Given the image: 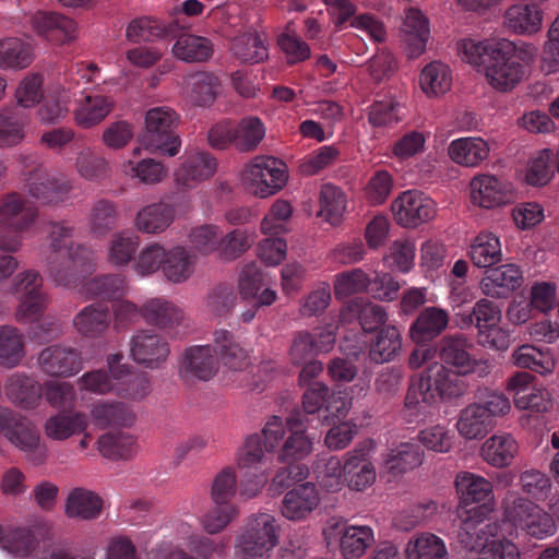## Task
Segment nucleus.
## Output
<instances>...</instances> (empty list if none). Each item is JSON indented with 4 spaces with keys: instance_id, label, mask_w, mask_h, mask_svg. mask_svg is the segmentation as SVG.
Returning a JSON list of instances; mask_svg holds the SVG:
<instances>
[{
    "instance_id": "obj_1",
    "label": "nucleus",
    "mask_w": 559,
    "mask_h": 559,
    "mask_svg": "<svg viewBox=\"0 0 559 559\" xmlns=\"http://www.w3.org/2000/svg\"><path fill=\"white\" fill-rule=\"evenodd\" d=\"M466 390L464 380L437 361L430 364L418 378H412L404 400L411 415L425 414L439 399L462 395Z\"/></svg>"
},
{
    "instance_id": "obj_2",
    "label": "nucleus",
    "mask_w": 559,
    "mask_h": 559,
    "mask_svg": "<svg viewBox=\"0 0 559 559\" xmlns=\"http://www.w3.org/2000/svg\"><path fill=\"white\" fill-rule=\"evenodd\" d=\"M455 487L460 497V531L477 528L478 525L485 524L495 507L491 483L483 476L464 472L456 476Z\"/></svg>"
},
{
    "instance_id": "obj_3",
    "label": "nucleus",
    "mask_w": 559,
    "mask_h": 559,
    "mask_svg": "<svg viewBox=\"0 0 559 559\" xmlns=\"http://www.w3.org/2000/svg\"><path fill=\"white\" fill-rule=\"evenodd\" d=\"M286 426L290 435L278 452L277 459L288 465L278 469L272 480V486L277 487H287L290 481L307 477L305 467L294 463L305 459L312 450V441L305 435L307 425L302 412L295 411L292 413L286 419Z\"/></svg>"
},
{
    "instance_id": "obj_4",
    "label": "nucleus",
    "mask_w": 559,
    "mask_h": 559,
    "mask_svg": "<svg viewBox=\"0 0 559 559\" xmlns=\"http://www.w3.org/2000/svg\"><path fill=\"white\" fill-rule=\"evenodd\" d=\"M500 523L489 521L477 528L460 531L457 539L463 548L477 552L478 559H520L518 547L507 538H500Z\"/></svg>"
},
{
    "instance_id": "obj_5",
    "label": "nucleus",
    "mask_w": 559,
    "mask_h": 559,
    "mask_svg": "<svg viewBox=\"0 0 559 559\" xmlns=\"http://www.w3.org/2000/svg\"><path fill=\"white\" fill-rule=\"evenodd\" d=\"M179 121L177 112L169 107H154L145 115L146 131L142 144L152 152L175 156L181 147V140L176 132Z\"/></svg>"
},
{
    "instance_id": "obj_6",
    "label": "nucleus",
    "mask_w": 559,
    "mask_h": 559,
    "mask_svg": "<svg viewBox=\"0 0 559 559\" xmlns=\"http://www.w3.org/2000/svg\"><path fill=\"white\" fill-rule=\"evenodd\" d=\"M47 274L57 286L74 287L93 270V252L84 245L64 252L48 253Z\"/></svg>"
},
{
    "instance_id": "obj_7",
    "label": "nucleus",
    "mask_w": 559,
    "mask_h": 559,
    "mask_svg": "<svg viewBox=\"0 0 559 559\" xmlns=\"http://www.w3.org/2000/svg\"><path fill=\"white\" fill-rule=\"evenodd\" d=\"M515 43L497 40L485 68L486 79L491 87L500 92L512 91L525 76V66L514 58Z\"/></svg>"
},
{
    "instance_id": "obj_8",
    "label": "nucleus",
    "mask_w": 559,
    "mask_h": 559,
    "mask_svg": "<svg viewBox=\"0 0 559 559\" xmlns=\"http://www.w3.org/2000/svg\"><path fill=\"white\" fill-rule=\"evenodd\" d=\"M241 178L247 188L260 198L278 192L287 182V167L273 156H255L245 167Z\"/></svg>"
},
{
    "instance_id": "obj_9",
    "label": "nucleus",
    "mask_w": 559,
    "mask_h": 559,
    "mask_svg": "<svg viewBox=\"0 0 559 559\" xmlns=\"http://www.w3.org/2000/svg\"><path fill=\"white\" fill-rule=\"evenodd\" d=\"M504 520L536 539H544L556 533L552 516L524 497L514 498L506 503Z\"/></svg>"
},
{
    "instance_id": "obj_10",
    "label": "nucleus",
    "mask_w": 559,
    "mask_h": 559,
    "mask_svg": "<svg viewBox=\"0 0 559 559\" xmlns=\"http://www.w3.org/2000/svg\"><path fill=\"white\" fill-rule=\"evenodd\" d=\"M0 433L24 451L34 464H41L45 461L47 449L39 443L38 431L21 415L2 406H0Z\"/></svg>"
},
{
    "instance_id": "obj_11",
    "label": "nucleus",
    "mask_w": 559,
    "mask_h": 559,
    "mask_svg": "<svg viewBox=\"0 0 559 559\" xmlns=\"http://www.w3.org/2000/svg\"><path fill=\"white\" fill-rule=\"evenodd\" d=\"M473 344L461 333L443 336L437 346L441 362L452 373L463 380V376L475 372L479 369V376L488 373L487 362L477 361L471 354Z\"/></svg>"
},
{
    "instance_id": "obj_12",
    "label": "nucleus",
    "mask_w": 559,
    "mask_h": 559,
    "mask_svg": "<svg viewBox=\"0 0 559 559\" xmlns=\"http://www.w3.org/2000/svg\"><path fill=\"white\" fill-rule=\"evenodd\" d=\"M274 516L261 513L250 520L237 543L241 559H263L278 542Z\"/></svg>"
},
{
    "instance_id": "obj_13",
    "label": "nucleus",
    "mask_w": 559,
    "mask_h": 559,
    "mask_svg": "<svg viewBox=\"0 0 559 559\" xmlns=\"http://www.w3.org/2000/svg\"><path fill=\"white\" fill-rule=\"evenodd\" d=\"M13 293L19 295L16 316L22 321H35L44 312L47 295L43 290V278L38 272L27 270L19 273L13 281Z\"/></svg>"
},
{
    "instance_id": "obj_14",
    "label": "nucleus",
    "mask_w": 559,
    "mask_h": 559,
    "mask_svg": "<svg viewBox=\"0 0 559 559\" xmlns=\"http://www.w3.org/2000/svg\"><path fill=\"white\" fill-rule=\"evenodd\" d=\"M391 207L395 222L407 228L417 227L436 214L435 201L418 190L402 192Z\"/></svg>"
},
{
    "instance_id": "obj_15",
    "label": "nucleus",
    "mask_w": 559,
    "mask_h": 559,
    "mask_svg": "<svg viewBox=\"0 0 559 559\" xmlns=\"http://www.w3.org/2000/svg\"><path fill=\"white\" fill-rule=\"evenodd\" d=\"M169 354L170 346L167 340L152 330H140L130 340L132 359L146 368H160Z\"/></svg>"
},
{
    "instance_id": "obj_16",
    "label": "nucleus",
    "mask_w": 559,
    "mask_h": 559,
    "mask_svg": "<svg viewBox=\"0 0 559 559\" xmlns=\"http://www.w3.org/2000/svg\"><path fill=\"white\" fill-rule=\"evenodd\" d=\"M38 365L48 376L71 377L83 368L82 353L71 346L50 345L39 353Z\"/></svg>"
},
{
    "instance_id": "obj_17",
    "label": "nucleus",
    "mask_w": 559,
    "mask_h": 559,
    "mask_svg": "<svg viewBox=\"0 0 559 559\" xmlns=\"http://www.w3.org/2000/svg\"><path fill=\"white\" fill-rule=\"evenodd\" d=\"M217 357L211 345H194L185 349L179 362V377L185 381L193 379L209 381L217 372Z\"/></svg>"
},
{
    "instance_id": "obj_18",
    "label": "nucleus",
    "mask_w": 559,
    "mask_h": 559,
    "mask_svg": "<svg viewBox=\"0 0 559 559\" xmlns=\"http://www.w3.org/2000/svg\"><path fill=\"white\" fill-rule=\"evenodd\" d=\"M320 493L311 483H305L288 490L281 503L282 515L293 522L307 520L320 503Z\"/></svg>"
},
{
    "instance_id": "obj_19",
    "label": "nucleus",
    "mask_w": 559,
    "mask_h": 559,
    "mask_svg": "<svg viewBox=\"0 0 559 559\" xmlns=\"http://www.w3.org/2000/svg\"><path fill=\"white\" fill-rule=\"evenodd\" d=\"M37 216V209L20 193L11 192L0 198V225L26 231L33 226Z\"/></svg>"
},
{
    "instance_id": "obj_20",
    "label": "nucleus",
    "mask_w": 559,
    "mask_h": 559,
    "mask_svg": "<svg viewBox=\"0 0 559 559\" xmlns=\"http://www.w3.org/2000/svg\"><path fill=\"white\" fill-rule=\"evenodd\" d=\"M302 407L305 416L318 413L324 420L331 415L341 417L346 413V402L341 396L330 394L329 388L321 382H314L306 390Z\"/></svg>"
},
{
    "instance_id": "obj_21",
    "label": "nucleus",
    "mask_w": 559,
    "mask_h": 559,
    "mask_svg": "<svg viewBox=\"0 0 559 559\" xmlns=\"http://www.w3.org/2000/svg\"><path fill=\"white\" fill-rule=\"evenodd\" d=\"M523 276L515 264H503L486 271L479 283L481 293L491 298H508L521 287Z\"/></svg>"
},
{
    "instance_id": "obj_22",
    "label": "nucleus",
    "mask_w": 559,
    "mask_h": 559,
    "mask_svg": "<svg viewBox=\"0 0 559 559\" xmlns=\"http://www.w3.org/2000/svg\"><path fill=\"white\" fill-rule=\"evenodd\" d=\"M32 24L38 35L51 43L63 45L76 38L75 21L59 13H37L33 16Z\"/></svg>"
},
{
    "instance_id": "obj_23",
    "label": "nucleus",
    "mask_w": 559,
    "mask_h": 559,
    "mask_svg": "<svg viewBox=\"0 0 559 559\" xmlns=\"http://www.w3.org/2000/svg\"><path fill=\"white\" fill-rule=\"evenodd\" d=\"M26 187L29 195L41 204L61 203L72 190L70 181L50 177L40 169L31 173Z\"/></svg>"
},
{
    "instance_id": "obj_24",
    "label": "nucleus",
    "mask_w": 559,
    "mask_h": 559,
    "mask_svg": "<svg viewBox=\"0 0 559 559\" xmlns=\"http://www.w3.org/2000/svg\"><path fill=\"white\" fill-rule=\"evenodd\" d=\"M376 468L368 459L365 447L355 448L346 454L344 463V479L350 489L362 491L376 480Z\"/></svg>"
},
{
    "instance_id": "obj_25",
    "label": "nucleus",
    "mask_w": 559,
    "mask_h": 559,
    "mask_svg": "<svg viewBox=\"0 0 559 559\" xmlns=\"http://www.w3.org/2000/svg\"><path fill=\"white\" fill-rule=\"evenodd\" d=\"M509 186L492 175H479L471 181L472 202L485 209L509 202Z\"/></svg>"
},
{
    "instance_id": "obj_26",
    "label": "nucleus",
    "mask_w": 559,
    "mask_h": 559,
    "mask_svg": "<svg viewBox=\"0 0 559 559\" xmlns=\"http://www.w3.org/2000/svg\"><path fill=\"white\" fill-rule=\"evenodd\" d=\"M114 102L102 94L83 93L75 100L73 117L75 123L90 129L100 123L112 110Z\"/></svg>"
},
{
    "instance_id": "obj_27",
    "label": "nucleus",
    "mask_w": 559,
    "mask_h": 559,
    "mask_svg": "<svg viewBox=\"0 0 559 559\" xmlns=\"http://www.w3.org/2000/svg\"><path fill=\"white\" fill-rule=\"evenodd\" d=\"M501 319L502 313L499 306L486 298L476 301L472 310H460L454 313V322L460 330L475 328L477 333L500 323Z\"/></svg>"
},
{
    "instance_id": "obj_28",
    "label": "nucleus",
    "mask_w": 559,
    "mask_h": 559,
    "mask_svg": "<svg viewBox=\"0 0 559 559\" xmlns=\"http://www.w3.org/2000/svg\"><path fill=\"white\" fill-rule=\"evenodd\" d=\"M110 323L111 311L104 302L87 305L73 318V326L78 333L90 338L103 336Z\"/></svg>"
},
{
    "instance_id": "obj_29",
    "label": "nucleus",
    "mask_w": 559,
    "mask_h": 559,
    "mask_svg": "<svg viewBox=\"0 0 559 559\" xmlns=\"http://www.w3.org/2000/svg\"><path fill=\"white\" fill-rule=\"evenodd\" d=\"M216 167V159L209 153L189 154L175 173L176 182L185 188H192L199 181L212 177Z\"/></svg>"
},
{
    "instance_id": "obj_30",
    "label": "nucleus",
    "mask_w": 559,
    "mask_h": 559,
    "mask_svg": "<svg viewBox=\"0 0 559 559\" xmlns=\"http://www.w3.org/2000/svg\"><path fill=\"white\" fill-rule=\"evenodd\" d=\"M531 380L532 376L527 372H519L511 379L510 383L515 390V406L535 413L547 412L551 407L548 391L528 386Z\"/></svg>"
},
{
    "instance_id": "obj_31",
    "label": "nucleus",
    "mask_w": 559,
    "mask_h": 559,
    "mask_svg": "<svg viewBox=\"0 0 559 559\" xmlns=\"http://www.w3.org/2000/svg\"><path fill=\"white\" fill-rule=\"evenodd\" d=\"M449 324L448 312L439 307L425 308L412 323L409 334L417 344L429 343L438 337Z\"/></svg>"
},
{
    "instance_id": "obj_32",
    "label": "nucleus",
    "mask_w": 559,
    "mask_h": 559,
    "mask_svg": "<svg viewBox=\"0 0 559 559\" xmlns=\"http://www.w3.org/2000/svg\"><path fill=\"white\" fill-rule=\"evenodd\" d=\"M170 38L176 39L171 48L174 56L185 62H205L213 55V44L209 38L185 33L180 25L178 34Z\"/></svg>"
},
{
    "instance_id": "obj_33",
    "label": "nucleus",
    "mask_w": 559,
    "mask_h": 559,
    "mask_svg": "<svg viewBox=\"0 0 559 559\" xmlns=\"http://www.w3.org/2000/svg\"><path fill=\"white\" fill-rule=\"evenodd\" d=\"M178 31L179 23L177 21L165 24L159 20L142 16L129 23L126 36L132 43L153 41L158 38L175 37Z\"/></svg>"
},
{
    "instance_id": "obj_34",
    "label": "nucleus",
    "mask_w": 559,
    "mask_h": 559,
    "mask_svg": "<svg viewBox=\"0 0 559 559\" xmlns=\"http://www.w3.org/2000/svg\"><path fill=\"white\" fill-rule=\"evenodd\" d=\"M403 32L408 57H419L426 49L430 34L428 20L420 10L412 8L406 11Z\"/></svg>"
},
{
    "instance_id": "obj_35",
    "label": "nucleus",
    "mask_w": 559,
    "mask_h": 559,
    "mask_svg": "<svg viewBox=\"0 0 559 559\" xmlns=\"http://www.w3.org/2000/svg\"><path fill=\"white\" fill-rule=\"evenodd\" d=\"M452 162L464 167H476L489 155V146L485 140L466 136L453 140L448 148Z\"/></svg>"
},
{
    "instance_id": "obj_36",
    "label": "nucleus",
    "mask_w": 559,
    "mask_h": 559,
    "mask_svg": "<svg viewBox=\"0 0 559 559\" xmlns=\"http://www.w3.org/2000/svg\"><path fill=\"white\" fill-rule=\"evenodd\" d=\"M214 355L227 368L238 371L248 366V354L235 340L231 332L221 329L214 332Z\"/></svg>"
},
{
    "instance_id": "obj_37",
    "label": "nucleus",
    "mask_w": 559,
    "mask_h": 559,
    "mask_svg": "<svg viewBox=\"0 0 559 559\" xmlns=\"http://www.w3.org/2000/svg\"><path fill=\"white\" fill-rule=\"evenodd\" d=\"M340 549L345 559H357L374 543L373 530L368 525H343L338 528Z\"/></svg>"
},
{
    "instance_id": "obj_38",
    "label": "nucleus",
    "mask_w": 559,
    "mask_h": 559,
    "mask_svg": "<svg viewBox=\"0 0 559 559\" xmlns=\"http://www.w3.org/2000/svg\"><path fill=\"white\" fill-rule=\"evenodd\" d=\"M5 393L12 403L28 409L37 406L43 396V389L35 379L14 373L7 381Z\"/></svg>"
},
{
    "instance_id": "obj_39",
    "label": "nucleus",
    "mask_w": 559,
    "mask_h": 559,
    "mask_svg": "<svg viewBox=\"0 0 559 559\" xmlns=\"http://www.w3.org/2000/svg\"><path fill=\"white\" fill-rule=\"evenodd\" d=\"M197 257L182 246L166 250L163 274L174 284L187 282L194 272Z\"/></svg>"
},
{
    "instance_id": "obj_40",
    "label": "nucleus",
    "mask_w": 559,
    "mask_h": 559,
    "mask_svg": "<svg viewBox=\"0 0 559 559\" xmlns=\"http://www.w3.org/2000/svg\"><path fill=\"white\" fill-rule=\"evenodd\" d=\"M175 219V207L158 202L142 207L135 217V227L144 234H160L165 231Z\"/></svg>"
},
{
    "instance_id": "obj_41",
    "label": "nucleus",
    "mask_w": 559,
    "mask_h": 559,
    "mask_svg": "<svg viewBox=\"0 0 559 559\" xmlns=\"http://www.w3.org/2000/svg\"><path fill=\"white\" fill-rule=\"evenodd\" d=\"M87 426L88 418L85 413L60 412L47 419L45 432L50 439L62 441L85 431Z\"/></svg>"
},
{
    "instance_id": "obj_42",
    "label": "nucleus",
    "mask_w": 559,
    "mask_h": 559,
    "mask_svg": "<svg viewBox=\"0 0 559 559\" xmlns=\"http://www.w3.org/2000/svg\"><path fill=\"white\" fill-rule=\"evenodd\" d=\"M144 321L159 329L178 325L183 319L182 310L163 297L152 298L141 307Z\"/></svg>"
},
{
    "instance_id": "obj_43",
    "label": "nucleus",
    "mask_w": 559,
    "mask_h": 559,
    "mask_svg": "<svg viewBox=\"0 0 559 559\" xmlns=\"http://www.w3.org/2000/svg\"><path fill=\"white\" fill-rule=\"evenodd\" d=\"M264 122L257 116H247L234 122V148L240 153L255 151L265 138Z\"/></svg>"
},
{
    "instance_id": "obj_44",
    "label": "nucleus",
    "mask_w": 559,
    "mask_h": 559,
    "mask_svg": "<svg viewBox=\"0 0 559 559\" xmlns=\"http://www.w3.org/2000/svg\"><path fill=\"white\" fill-rule=\"evenodd\" d=\"M493 424L483 406L473 403L461 411L456 428L463 438L473 440L484 438Z\"/></svg>"
},
{
    "instance_id": "obj_45",
    "label": "nucleus",
    "mask_w": 559,
    "mask_h": 559,
    "mask_svg": "<svg viewBox=\"0 0 559 559\" xmlns=\"http://www.w3.org/2000/svg\"><path fill=\"white\" fill-rule=\"evenodd\" d=\"M103 510V499L94 491L75 488L67 498L66 514L72 519L94 520Z\"/></svg>"
},
{
    "instance_id": "obj_46",
    "label": "nucleus",
    "mask_w": 559,
    "mask_h": 559,
    "mask_svg": "<svg viewBox=\"0 0 559 559\" xmlns=\"http://www.w3.org/2000/svg\"><path fill=\"white\" fill-rule=\"evenodd\" d=\"M516 453L518 443L509 433L493 435L480 448L484 461L495 467L509 466Z\"/></svg>"
},
{
    "instance_id": "obj_47",
    "label": "nucleus",
    "mask_w": 559,
    "mask_h": 559,
    "mask_svg": "<svg viewBox=\"0 0 559 559\" xmlns=\"http://www.w3.org/2000/svg\"><path fill=\"white\" fill-rule=\"evenodd\" d=\"M424 451L419 443L402 442L384 459L385 468L393 475L404 474L421 465Z\"/></svg>"
},
{
    "instance_id": "obj_48",
    "label": "nucleus",
    "mask_w": 559,
    "mask_h": 559,
    "mask_svg": "<svg viewBox=\"0 0 559 559\" xmlns=\"http://www.w3.org/2000/svg\"><path fill=\"white\" fill-rule=\"evenodd\" d=\"M543 12L536 4H514L506 11L504 24L518 34H534L542 27Z\"/></svg>"
},
{
    "instance_id": "obj_49",
    "label": "nucleus",
    "mask_w": 559,
    "mask_h": 559,
    "mask_svg": "<svg viewBox=\"0 0 559 559\" xmlns=\"http://www.w3.org/2000/svg\"><path fill=\"white\" fill-rule=\"evenodd\" d=\"M91 416L94 425L100 429L129 427L134 421L133 413L121 402H97L91 409Z\"/></svg>"
},
{
    "instance_id": "obj_50",
    "label": "nucleus",
    "mask_w": 559,
    "mask_h": 559,
    "mask_svg": "<svg viewBox=\"0 0 559 559\" xmlns=\"http://www.w3.org/2000/svg\"><path fill=\"white\" fill-rule=\"evenodd\" d=\"M33 59V46L28 41L16 37L0 40V68L25 69Z\"/></svg>"
},
{
    "instance_id": "obj_51",
    "label": "nucleus",
    "mask_w": 559,
    "mask_h": 559,
    "mask_svg": "<svg viewBox=\"0 0 559 559\" xmlns=\"http://www.w3.org/2000/svg\"><path fill=\"white\" fill-rule=\"evenodd\" d=\"M118 223L117 205L107 199L93 203L87 215V227L92 235L104 237L114 230Z\"/></svg>"
},
{
    "instance_id": "obj_52",
    "label": "nucleus",
    "mask_w": 559,
    "mask_h": 559,
    "mask_svg": "<svg viewBox=\"0 0 559 559\" xmlns=\"http://www.w3.org/2000/svg\"><path fill=\"white\" fill-rule=\"evenodd\" d=\"M99 453L109 460H128L136 453V441L128 432H107L97 440Z\"/></svg>"
},
{
    "instance_id": "obj_53",
    "label": "nucleus",
    "mask_w": 559,
    "mask_h": 559,
    "mask_svg": "<svg viewBox=\"0 0 559 559\" xmlns=\"http://www.w3.org/2000/svg\"><path fill=\"white\" fill-rule=\"evenodd\" d=\"M235 56L246 63H260L269 58L266 36L257 31L238 36L233 43Z\"/></svg>"
},
{
    "instance_id": "obj_54",
    "label": "nucleus",
    "mask_w": 559,
    "mask_h": 559,
    "mask_svg": "<svg viewBox=\"0 0 559 559\" xmlns=\"http://www.w3.org/2000/svg\"><path fill=\"white\" fill-rule=\"evenodd\" d=\"M402 347V337L394 325L382 328L371 342L369 357L376 364L391 361Z\"/></svg>"
},
{
    "instance_id": "obj_55",
    "label": "nucleus",
    "mask_w": 559,
    "mask_h": 559,
    "mask_svg": "<svg viewBox=\"0 0 559 559\" xmlns=\"http://www.w3.org/2000/svg\"><path fill=\"white\" fill-rule=\"evenodd\" d=\"M407 559H449L445 543L431 533H423L411 539L406 547Z\"/></svg>"
},
{
    "instance_id": "obj_56",
    "label": "nucleus",
    "mask_w": 559,
    "mask_h": 559,
    "mask_svg": "<svg viewBox=\"0 0 559 559\" xmlns=\"http://www.w3.org/2000/svg\"><path fill=\"white\" fill-rule=\"evenodd\" d=\"M140 239L129 231L115 234L108 242L107 261L115 266L128 265L134 260L139 249Z\"/></svg>"
},
{
    "instance_id": "obj_57",
    "label": "nucleus",
    "mask_w": 559,
    "mask_h": 559,
    "mask_svg": "<svg viewBox=\"0 0 559 559\" xmlns=\"http://www.w3.org/2000/svg\"><path fill=\"white\" fill-rule=\"evenodd\" d=\"M512 359L519 368L530 369L539 374L551 373L555 360L549 352H543L532 345H522L512 354Z\"/></svg>"
},
{
    "instance_id": "obj_58",
    "label": "nucleus",
    "mask_w": 559,
    "mask_h": 559,
    "mask_svg": "<svg viewBox=\"0 0 559 559\" xmlns=\"http://www.w3.org/2000/svg\"><path fill=\"white\" fill-rule=\"evenodd\" d=\"M469 257L478 267H490L501 260L499 238L491 233H480L469 249Z\"/></svg>"
},
{
    "instance_id": "obj_59",
    "label": "nucleus",
    "mask_w": 559,
    "mask_h": 559,
    "mask_svg": "<svg viewBox=\"0 0 559 559\" xmlns=\"http://www.w3.org/2000/svg\"><path fill=\"white\" fill-rule=\"evenodd\" d=\"M26 119L17 108H5L0 111V147L17 145L24 139Z\"/></svg>"
},
{
    "instance_id": "obj_60",
    "label": "nucleus",
    "mask_w": 559,
    "mask_h": 559,
    "mask_svg": "<svg viewBox=\"0 0 559 559\" xmlns=\"http://www.w3.org/2000/svg\"><path fill=\"white\" fill-rule=\"evenodd\" d=\"M450 69L442 62H431L427 64L420 74L419 84L428 96H439L448 92L451 87Z\"/></svg>"
},
{
    "instance_id": "obj_61",
    "label": "nucleus",
    "mask_w": 559,
    "mask_h": 559,
    "mask_svg": "<svg viewBox=\"0 0 559 559\" xmlns=\"http://www.w3.org/2000/svg\"><path fill=\"white\" fill-rule=\"evenodd\" d=\"M74 166L78 174L88 181H102L109 176L107 160L91 147H84L78 153Z\"/></svg>"
},
{
    "instance_id": "obj_62",
    "label": "nucleus",
    "mask_w": 559,
    "mask_h": 559,
    "mask_svg": "<svg viewBox=\"0 0 559 559\" xmlns=\"http://www.w3.org/2000/svg\"><path fill=\"white\" fill-rule=\"evenodd\" d=\"M346 209V197L341 188L324 183L320 190V212L323 217L332 225L340 223Z\"/></svg>"
},
{
    "instance_id": "obj_63",
    "label": "nucleus",
    "mask_w": 559,
    "mask_h": 559,
    "mask_svg": "<svg viewBox=\"0 0 559 559\" xmlns=\"http://www.w3.org/2000/svg\"><path fill=\"white\" fill-rule=\"evenodd\" d=\"M265 452L261 436L258 433L250 435L237 452L238 468L263 472L266 463Z\"/></svg>"
},
{
    "instance_id": "obj_64",
    "label": "nucleus",
    "mask_w": 559,
    "mask_h": 559,
    "mask_svg": "<svg viewBox=\"0 0 559 559\" xmlns=\"http://www.w3.org/2000/svg\"><path fill=\"white\" fill-rule=\"evenodd\" d=\"M24 355L23 336L17 329L9 325L0 326V365L13 368Z\"/></svg>"
}]
</instances>
